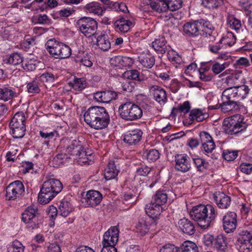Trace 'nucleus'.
I'll use <instances>...</instances> for the list:
<instances>
[{"label":"nucleus","instance_id":"9","mask_svg":"<svg viewBox=\"0 0 252 252\" xmlns=\"http://www.w3.org/2000/svg\"><path fill=\"white\" fill-rule=\"evenodd\" d=\"M77 27L81 33L89 38L95 34L97 24L93 18L84 17L77 21Z\"/></svg>","mask_w":252,"mask_h":252},{"label":"nucleus","instance_id":"16","mask_svg":"<svg viewBox=\"0 0 252 252\" xmlns=\"http://www.w3.org/2000/svg\"><path fill=\"white\" fill-rule=\"evenodd\" d=\"M237 214L234 212H227L222 218V226L227 233L233 232L237 225Z\"/></svg>","mask_w":252,"mask_h":252},{"label":"nucleus","instance_id":"26","mask_svg":"<svg viewBox=\"0 0 252 252\" xmlns=\"http://www.w3.org/2000/svg\"><path fill=\"white\" fill-rule=\"evenodd\" d=\"M162 211V207L154 203L153 201L147 204L145 212L147 215L146 217H150L156 220Z\"/></svg>","mask_w":252,"mask_h":252},{"label":"nucleus","instance_id":"24","mask_svg":"<svg viewBox=\"0 0 252 252\" xmlns=\"http://www.w3.org/2000/svg\"><path fill=\"white\" fill-rule=\"evenodd\" d=\"M102 199V194L99 191L94 190L88 191L85 198L87 204L91 206L97 205L101 202Z\"/></svg>","mask_w":252,"mask_h":252},{"label":"nucleus","instance_id":"43","mask_svg":"<svg viewBox=\"0 0 252 252\" xmlns=\"http://www.w3.org/2000/svg\"><path fill=\"white\" fill-rule=\"evenodd\" d=\"M227 23L231 29L235 30L237 32L240 31L242 27L241 21L234 17L233 15L228 16Z\"/></svg>","mask_w":252,"mask_h":252},{"label":"nucleus","instance_id":"23","mask_svg":"<svg viewBox=\"0 0 252 252\" xmlns=\"http://www.w3.org/2000/svg\"><path fill=\"white\" fill-rule=\"evenodd\" d=\"M214 199L218 207L221 209H226L230 204V198L222 192H216Z\"/></svg>","mask_w":252,"mask_h":252},{"label":"nucleus","instance_id":"28","mask_svg":"<svg viewBox=\"0 0 252 252\" xmlns=\"http://www.w3.org/2000/svg\"><path fill=\"white\" fill-rule=\"evenodd\" d=\"M60 44L61 42L52 38L49 39L45 44L47 50L54 58L58 59V53L60 51Z\"/></svg>","mask_w":252,"mask_h":252},{"label":"nucleus","instance_id":"35","mask_svg":"<svg viewBox=\"0 0 252 252\" xmlns=\"http://www.w3.org/2000/svg\"><path fill=\"white\" fill-rule=\"evenodd\" d=\"M214 247L219 252H224L227 248L226 238L223 234L218 235L214 240Z\"/></svg>","mask_w":252,"mask_h":252},{"label":"nucleus","instance_id":"5","mask_svg":"<svg viewBox=\"0 0 252 252\" xmlns=\"http://www.w3.org/2000/svg\"><path fill=\"white\" fill-rule=\"evenodd\" d=\"M222 126L227 134L232 135L245 129L247 124L244 122L243 116L236 114L225 118L223 120Z\"/></svg>","mask_w":252,"mask_h":252},{"label":"nucleus","instance_id":"33","mask_svg":"<svg viewBox=\"0 0 252 252\" xmlns=\"http://www.w3.org/2000/svg\"><path fill=\"white\" fill-rule=\"evenodd\" d=\"M73 210L72 205L69 201L63 199L58 205L59 215L63 217L68 216Z\"/></svg>","mask_w":252,"mask_h":252},{"label":"nucleus","instance_id":"38","mask_svg":"<svg viewBox=\"0 0 252 252\" xmlns=\"http://www.w3.org/2000/svg\"><path fill=\"white\" fill-rule=\"evenodd\" d=\"M152 47L154 50L160 53H163L165 52L166 41L163 36H159L155 39L152 43Z\"/></svg>","mask_w":252,"mask_h":252},{"label":"nucleus","instance_id":"12","mask_svg":"<svg viewBox=\"0 0 252 252\" xmlns=\"http://www.w3.org/2000/svg\"><path fill=\"white\" fill-rule=\"evenodd\" d=\"M236 247L239 252H252V234L247 231L239 235Z\"/></svg>","mask_w":252,"mask_h":252},{"label":"nucleus","instance_id":"18","mask_svg":"<svg viewBox=\"0 0 252 252\" xmlns=\"http://www.w3.org/2000/svg\"><path fill=\"white\" fill-rule=\"evenodd\" d=\"M175 161L176 169L181 172H186L191 168L189 158L186 154L177 155Z\"/></svg>","mask_w":252,"mask_h":252},{"label":"nucleus","instance_id":"32","mask_svg":"<svg viewBox=\"0 0 252 252\" xmlns=\"http://www.w3.org/2000/svg\"><path fill=\"white\" fill-rule=\"evenodd\" d=\"M85 9L87 12L97 16L102 15L105 11L100 4L95 1L87 4L85 6Z\"/></svg>","mask_w":252,"mask_h":252},{"label":"nucleus","instance_id":"59","mask_svg":"<svg viewBox=\"0 0 252 252\" xmlns=\"http://www.w3.org/2000/svg\"><path fill=\"white\" fill-rule=\"evenodd\" d=\"M238 156L237 151L226 150L223 153V158L227 161L234 160Z\"/></svg>","mask_w":252,"mask_h":252},{"label":"nucleus","instance_id":"62","mask_svg":"<svg viewBox=\"0 0 252 252\" xmlns=\"http://www.w3.org/2000/svg\"><path fill=\"white\" fill-rule=\"evenodd\" d=\"M27 88L29 93H38L40 91L37 83L34 81L28 83Z\"/></svg>","mask_w":252,"mask_h":252},{"label":"nucleus","instance_id":"58","mask_svg":"<svg viewBox=\"0 0 252 252\" xmlns=\"http://www.w3.org/2000/svg\"><path fill=\"white\" fill-rule=\"evenodd\" d=\"M81 64L86 67H90L93 64V58L88 54L84 55L80 60Z\"/></svg>","mask_w":252,"mask_h":252},{"label":"nucleus","instance_id":"30","mask_svg":"<svg viewBox=\"0 0 252 252\" xmlns=\"http://www.w3.org/2000/svg\"><path fill=\"white\" fill-rule=\"evenodd\" d=\"M114 25L120 32H126L133 27L134 24L130 20L121 17L115 22Z\"/></svg>","mask_w":252,"mask_h":252},{"label":"nucleus","instance_id":"60","mask_svg":"<svg viewBox=\"0 0 252 252\" xmlns=\"http://www.w3.org/2000/svg\"><path fill=\"white\" fill-rule=\"evenodd\" d=\"M196 22H197L199 31H203L205 30V29L211 30L212 28L211 24L208 21L204 19H200L196 21Z\"/></svg>","mask_w":252,"mask_h":252},{"label":"nucleus","instance_id":"44","mask_svg":"<svg viewBox=\"0 0 252 252\" xmlns=\"http://www.w3.org/2000/svg\"><path fill=\"white\" fill-rule=\"evenodd\" d=\"M230 70H226L221 74V75H223L224 74H230V75L226 77L225 78V83L229 86H231L237 84L238 83V80L240 77V74L230 73Z\"/></svg>","mask_w":252,"mask_h":252},{"label":"nucleus","instance_id":"63","mask_svg":"<svg viewBox=\"0 0 252 252\" xmlns=\"http://www.w3.org/2000/svg\"><path fill=\"white\" fill-rule=\"evenodd\" d=\"M133 60L127 57H121V68L130 67L133 64Z\"/></svg>","mask_w":252,"mask_h":252},{"label":"nucleus","instance_id":"57","mask_svg":"<svg viewBox=\"0 0 252 252\" xmlns=\"http://www.w3.org/2000/svg\"><path fill=\"white\" fill-rule=\"evenodd\" d=\"M193 160L196 168L199 171H203L207 166L206 161L200 158H194Z\"/></svg>","mask_w":252,"mask_h":252},{"label":"nucleus","instance_id":"15","mask_svg":"<svg viewBox=\"0 0 252 252\" xmlns=\"http://www.w3.org/2000/svg\"><path fill=\"white\" fill-rule=\"evenodd\" d=\"M156 220L150 217L141 219L135 226V231L141 236L147 234L150 230L155 229Z\"/></svg>","mask_w":252,"mask_h":252},{"label":"nucleus","instance_id":"41","mask_svg":"<svg viewBox=\"0 0 252 252\" xmlns=\"http://www.w3.org/2000/svg\"><path fill=\"white\" fill-rule=\"evenodd\" d=\"M164 4L165 11L167 9L171 11L178 10L181 7L182 4V0H163Z\"/></svg>","mask_w":252,"mask_h":252},{"label":"nucleus","instance_id":"20","mask_svg":"<svg viewBox=\"0 0 252 252\" xmlns=\"http://www.w3.org/2000/svg\"><path fill=\"white\" fill-rule=\"evenodd\" d=\"M117 96V94L115 92L111 90H106L94 93V97L98 102L107 103L115 99Z\"/></svg>","mask_w":252,"mask_h":252},{"label":"nucleus","instance_id":"34","mask_svg":"<svg viewBox=\"0 0 252 252\" xmlns=\"http://www.w3.org/2000/svg\"><path fill=\"white\" fill-rule=\"evenodd\" d=\"M96 45L102 51H108L111 47L108 35L102 34L98 35L96 38Z\"/></svg>","mask_w":252,"mask_h":252},{"label":"nucleus","instance_id":"2","mask_svg":"<svg viewBox=\"0 0 252 252\" xmlns=\"http://www.w3.org/2000/svg\"><path fill=\"white\" fill-rule=\"evenodd\" d=\"M190 215L201 228L206 229L214 220L217 212L212 205L199 204L192 207Z\"/></svg>","mask_w":252,"mask_h":252},{"label":"nucleus","instance_id":"50","mask_svg":"<svg viewBox=\"0 0 252 252\" xmlns=\"http://www.w3.org/2000/svg\"><path fill=\"white\" fill-rule=\"evenodd\" d=\"M168 58L174 64H181L182 63V57L177 52L173 50L168 52Z\"/></svg>","mask_w":252,"mask_h":252},{"label":"nucleus","instance_id":"64","mask_svg":"<svg viewBox=\"0 0 252 252\" xmlns=\"http://www.w3.org/2000/svg\"><path fill=\"white\" fill-rule=\"evenodd\" d=\"M74 10L70 7H67L65 8H63L57 12V14L62 18H65L70 16L73 13H74Z\"/></svg>","mask_w":252,"mask_h":252},{"label":"nucleus","instance_id":"61","mask_svg":"<svg viewBox=\"0 0 252 252\" xmlns=\"http://www.w3.org/2000/svg\"><path fill=\"white\" fill-rule=\"evenodd\" d=\"M159 252H179V249L174 245L167 244L162 246Z\"/></svg>","mask_w":252,"mask_h":252},{"label":"nucleus","instance_id":"13","mask_svg":"<svg viewBox=\"0 0 252 252\" xmlns=\"http://www.w3.org/2000/svg\"><path fill=\"white\" fill-rule=\"evenodd\" d=\"M38 209L34 205H31L24 210L22 214V220L30 227L35 228L37 224L36 216Z\"/></svg>","mask_w":252,"mask_h":252},{"label":"nucleus","instance_id":"6","mask_svg":"<svg viewBox=\"0 0 252 252\" xmlns=\"http://www.w3.org/2000/svg\"><path fill=\"white\" fill-rule=\"evenodd\" d=\"M120 117L126 121H134L140 119L143 115L142 110L137 105L126 102L119 107Z\"/></svg>","mask_w":252,"mask_h":252},{"label":"nucleus","instance_id":"48","mask_svg":"<svg viewBox=\"0 0 252 252\" xmlns=\"http://www.w3.org/2000/svg\"><path fill=\"white\" fill-rule=\"evenodd\" d=\"M58 54V59L67 58L71 55V50L68 46L61 42L60 51Z\"/></svg>","mask_w":252,"mask_h":252},{"label":"nucleus","instance_id":"46","mask_svg":"<svg viewBox=\"0 0 252 252\" xmlns=\"http://www.w3.org/2000/svg\"><path fill=\"white\" fill-rule=\"evenodd\" d=\"M181 252H199L197 245L191 241H185L181 246Z\"/></svg>","mask_w":252,"mask_h":252},{"label":"nucleus","instance_id":"56","mask_svg":"<svg viewBox=\"0 0 252 252\" xmlns=\"http://www.w3.org/2000/svg\"><path fill=\"white\" fill-rule=\"evenodd\" d=\"M228 66V63H224L221 64L216 62L212 65V70L214 74H218L221 72Z\"/></svg>","mask_w":252,"mask_h":252},{"label":"nucleus","instance_id":"39","mask_svg":"<svg viewBox=\"0 0 252 252\" xmlns=\"http://www.w3.org/2000/svg\"><path fill=\"white\" fill-rule=\"evenodd\" d=\"M70 87L75 91H80L84 89L87 83L84 78H74V80L68 83Z\"/></svg>","mask_w":252,"mask_h":252},{"label":"nucleus","instance_id":"45","mask_svg":"<svg viewBox=\"0 0 252 252\" xmlns=\"http://www.w3.org/2000/svg\"><path fill=\"white\" fill-rule=\"evenodd\" d=\"M14 94V92L10 87L0 88V99L5 101L11 99Z\"/></svg>","mask_w":252,"mask_h":252},{"label":"nucleus","instance_id":"22","mask_svg":"<svg viewBox=\"0 0 252 252\" xmlns=\"http://www.w3.org/2000/svg\"><path fill=\"white\" fill-rule=\"evenodd\" d=\"M24 58L21 54L18 52H14L4 55L2 58L3 64L16 66L20 64L23 62Z\"/></svg>","mask_w":252,"mask_h":252},{"label":"nucleus","instance_id":"37","mask_svg":"<svg viewBox=\"0 0 252 252\" xmlns=\"http://www.w3.org/2000/svg\"><path fill=\"white\" fill-rule=\"evenodd\" d=\"M139 60L143 66L149 68L154 65L155 61L154 57L149 53L140 55Z\"/></svg>","mask_w":252,"mask_h":252},{"label":"nucleus","instance_id":"8","mask_svg":"<svg viewBox=\"0 0 252 252\" xmlns=\"http://www.w3.org/2000/svg\"><path fill=\"white\" fill-rule=\"evenodd\" d=\"M249 92V87L245 85L230 87L223 92L221 98L224 100L232 98L243 100L248 96Z\"/></svg>","mask_w":252,"mask_h":252},{"label":"nucleus","instance_id":"3","mask_svg":"<svg viewBox=\"0 0 252 252\" xmlns=\"http://www.w3.org/2000/svg\"><path fill=\"white\" fill-rule=\"evenodd\" d=\"M63 185L58 179H49L42 185L38 196L40 204H46L51 201L62 189Z\"/></svg>","mask_w":252,"mask_h":252},{"label":"nucleus","instance_id":"47","mask_svg":"<svg viewBox=\"0 0 252 252\" xmlns=\"http://www.w3.org/2000/svg\"><path fill=\"white\" fill-rule=\"evenodd\" d=\"M143 157L149 161L153 162L159 158V153L158 150L152 149L146 151L143 153Z\"/></svg>","mask_w":252,"mask_h":252},{"label":"nucleus","instance_id":"27","mask_svg":"<svg viewBox=\"0 0 252 252\" xmlns=\"http://www.w3.org/2000/svg\"><path fill=\"white\" fill-rule=\"evenodd\" d=\"M208 114L205 110L200 109H192L189 115L188 123L191 124L194 120L197 122H201L208 118Z\"/></svg>","mask_w":252,"mask_h":252},{"label":"nucleus","instance_id":"19","mask_svg":"<svg viewBox=\"0 0 252 252\" xmlns=\"http://www.w3.org/2000/svg\"><path fill=\"white\" fill-rule=\"evenodd\" d=\"M143 132L140 129L129 130L124 134V141L130 145H136L141 139Z\"/></svg>","mask_w":252,"mask_h":252},{"label":"nucleus","instance_id":"21","mask_svg":"<svg viewBox=\"0 0 252 252\" xmlns=\"http://www.w3.org/2000/svg\"><path fill=\"white\" fill-rule=\"evenodd\" d=\"M150 92L153 94L155 99L160 104H164L166 102V92L162 88L154 85L151 87Z\"/></svg>","mask_w":252,"mask_h":252},{"label":"nucleus","instance_id":"51","mask_svg":"<svg viewBox=\"0 0 252 252\" xmlns=\"http://www.w3.org/2000/svg\"><path fill=\"white\" fill-rule=\"evenodd\" d=\"M111 9L117 12L126 13L128 11V8L123 2L110 1L109 3Z\"/></svg>","mask_w":252,"mask_h":252},{"label":"nucleus","instance_id":"54","mask_svg":"<svg viewBox=\"0 0 252 252\" xmlns=\"http://www.w3.org/2000/svg\"><path fill=\"white\" fill-rule=\"evenodd\" d=\"M67 158H71L68 157L66 154H60L57 155L53 159V164L55 167H57L64 163Z\"/></svg>","mask_w":252,"mask_h":252},{"label":"nucleus","instance_id":"10","mask_svg":"<svg viewBox=\"0 0 252 252\" xmlns=\"http://www.w3.org/2000/svg\"><path fill=\"white\" fill-rule=\"evenodd\" d=\"M133 185L135 186L134 189L132 190L134 193H132L131 191L127 192L124 193L122 197L123 203L129 206H132L135 204L138 196L140 195L144 186H147L148 185L142 180L140 179L139 181L137 178L133 182Z\"/></svg>","mask_w":252,"mask_h":252},{"label":"nucleus","instance_id":"17","mask_svg":"<svg viewBox=\"0 0 252 252\" xmlns=\"http://www.w3.org/2000/svg\"><path fill=\"white\" fill-rule=\"evenodd\" d=\"M119 231L115 226L111 227L104 234L103 246H114L118 241Z\"/></svg>","mask_w":252,"mask_h":252},{"label":"nucleus","instance_id":"4","mask_svg":"<svg viewBox=\"0 0 252 252\" xmlns=\"http://www.w3.org/2000/svg\"><path fill=\"white\" fill-rule=\"evenodd\" d=\"M66 152L73 157V158L81 165L91 164L93 162L91 159V154H87L79 139L71 141V144L67 148Z\"/></svg>","mask_w":252,"mask_h":252},{"label":"nucleus","instance_id":"36","mask_svg":"<svg viewBox=\"0 0 252 252\" xmlns=\"http://www.w3.org/2000/svg\"><path fill=\"white\" fill-rule=\"evenodd\" d=\"M119 170L117 168L113 161H110L105 169L104 177L106 180L115 178L118 174Z\"/></svg>","mask_w":252,"mask_h":252},{"label":"nucleus","instance_id":"40","mask_svg":"<svg viewBox=\"0 0 252 252\" xmlns=\"http://www.w3.org/2000/svg\"><path fill=\"white\" fill-rule=\"evenodd\" d=\"M167 197V194L165 191L158 190L153 197L152 201L161 207L166 203Z\"/></svg>","mask_w":252,"mask_h":252},{"label":"nucleus","instance_id":"52","mask_svg":"<svg viewBox=\"0 0 252 252\" xmlns=\"http://www.w3.org/2000/svg\"><path fill=\"white\" fill-rule=\"evenodd\" d=\"M149 5L153 9L159 12L165 11L164 6H160V3L164 5L163 0H149Z\"/></svg>","mask_w":252,"mask_h":252},{"label":"nucleus","instance_id":"1","mask_svg":"<svg viewBox=\"0 0 252 252\" xmlns=\"http://www.w3.org/2000/svg\"><path fill=\"white\" fill-rule=\"evenodd\" d=\"M84 121L91 127L95 129H102L108 125L110 117L105 108L92 106L83 114Z\"/></svg>","mask_w":252,"mask_h":252},{"label":"nucleus","instance_id":"31","mask_svg":"<svg viewBox=\"0 0 252 252\" xmlns=\"http://www.w3.org/2000/svg\"><path fill=\"white\" fill-rule=\"evenodd\" d=\"M184 32L191 36H196L200 33V31L196 21L188 22L183 26Z\"/></svg>","mask_w":252,"mask_h":252},{"label":"nucleus","instance_id":"14","mask_svg":"<svg viewBox=\"0 0 252 252\" xmlns=\"http://www.w3.org/2000/svg\"><path fill=\"white\" fill-rule=\"evenodd\" d=\"M208 96L207 101L209 104L208 108L210 109H217L220 107L221 110L224 112L226 113L232 110L233 106L235 104L234 101L231 99H225L224 100L222 99V102L220 104H219L218 99L216 96H212V100H211Z\"/></svg>","mask_w":252,"mask_h":252},{"label":"nucleus","instance_id":"25","mask_svg":"<svg viewBox=\"0 0 252 252\" xmlns=\"http://www.w3.org/2000/svg\"><path fill=\"white\" fill-rule=\"evenodd\" d=\"M178 226L183 233L188 235L193 234L195 232L193 222L186 218L180 219L178 221Z\"/></svg>","mask_w":252,"mask_h":252},{"label":"nucleus","instance_id":"49","mask_svg":"<svg viewBox=\"0 0 252 252\" xmlns=\"http://www.w3.org/2000/svg\"><path fill=\"white\" fill-rule=\"evenodd\" d=\"M221 44L228 46H232L236 42V38L232 32H227L220 40Z\"/></svg>","mask_w":252,"mask_h":252},{"label":"nucleus","instance_id":"55","mask_svg":"<svg viewBox=\"0 0 252 252\" xmlns=\"http://www.w3.org/2000/svg\"><path fill=\"white\" fill-rule=\"evenodd\" d=\"M203 6L208 8H216L223 3V0H202Z\"/></svg>","mask_w":252,"mask_h":252},{"label":"nucleus","instance_id":"11","mask_svg":"<svg viewBox=\"0 0 252 252\" xmlns=\"http://www.w3.org/2000/svg\"><path fill=\"white\" fill-rule=\"evenodd\" d=\"M5 198L8 200H15L21 197L25 191V188L22 182L15 181L6 188Z\"/></svg>","mask_w":252,"mask_h":252},{"label":"nucleus","instance_id":"42","mask_svg":"<svg viewBox=\"0 0 252 252\" xmlns=\"http://www.w3.org/2000/svg\"><path fill=\"white\" fill-rule=\"evenodd\" d=\"M7 252H23L25 247L18 240H14L6 246Z\"/></svg>","mask_w":252,"mask_h":252},{"label":"nucleus","instance_id":"53","mask_svg":"<svg viewBox=\"0 0 252 252\" xmlns=\"http://www.w3.org/2000/svg\"><path fill=\"white\" fill-rule=\"evenodd\" d=\"M201 148L203 153L206 155L212 153L214 150L216 148V145L214 140L207 141L205 143L201 145Z\"/></svg>","mask_w":252,"mask_h":252},{"label":"nucleus","instance_id":"29","mask_svg":"<svg viewBox=\"0 0 252 252\" xmlns=\"http://www.w3.org/2000/svg\"><path fill=\"white\" fill-rule=\"evenodd\" d=\"M151 73L148 70H143L140 75L139 72L136 70H131L125 72V75L128 79L135 80L138 81H142L148 78Z\"/></svg>","mask_w":252,"mask_h":252},{"label":"nucleus","instance_id":"7","mask_svg":"<svg viewBox=\"0 0 252 252\" xmlns=\"http://www.w3.org/2000/svg\"><path fill=\"white\" fill-rule=\"evenodd\" d=\"M26 118L23 112H17L12 117L9 124L11 133L14 138H20L25 135Z\"/></svg>","mask_w":252,"mask_h":252}]
</instances>
